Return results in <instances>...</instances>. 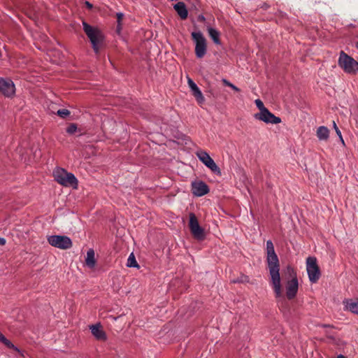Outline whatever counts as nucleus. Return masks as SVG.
I'll use <instances>...</instances> for the list:
<instances>
[{
	"mask_svg": "<svg viewBox=\"0 0 358 358\" xmlns=\"http://www.w3.org/2000/svg\"><path fill=\"white\" fill-rule=\"evenodd\" d=\"M345 307L352 313L358 315V299L347 301Z\"/></svg>",
	"mask_w": 358,
	"mask_h": 358,
	"instance_id": "obj_17",
	"label": "nucleus"
},
{
	"mask_svg": "<svg viewBox=\"0 0 358 358\" xmlns=\"http://www.w3.org/2000/svg\"><path fill=\"white\" fill-rule=\"evenodd\" d=\"M196 155L199 160L202 162L213 172L217 174L221 173L220 168L206 152L203 150L198 151L196 152Z\"/></svg>",
	"mask_w": 358,
	"mask_h": 358,
	"instance_id": "obj_9",
	"label": "nucleus"
},
{
	"mask_svg": "<svg viewBox=\"0 0 358 358\" xmlns=\"http://www.w3.org/2000/svg\"><path fill=\"white\" fill-rule=\"evenodd\" d=\"M85 262L87 266L90 268L94 266L96 262L94 259V251L92 249H90L87 251Z\"/></svg>",
	"mask_w": 358,
	"mask_h": 358,
	"instance_id": "obj_19",
	"label": "nucleus"
},
{
	"mask_svg": "<svg viewBox=\"0 0 358 358\" xmlns=\"http://www.w3.org/2000/svg\"><path fill=\"white\" fill-rule=\"evenodd\" d=\"M189 228L194 239L199 241L205 239V230L199 225L198 219L193 213H189Z\"/></svg>",
	"mask_w": 358,
	"mask_h": 358,
	"instance_id": "obj_6",
	"label": "nucleus"
},
{
	"mask_svg": "<svg viewBox=\"0 0 358 358\" xmlns=\"http://www.w3.org/2000/svg\"><path fill=\"white\" fill-rule=\"evenodd\" d=\"M187 83L189 88L191 89L192 94L195 97L197 102L199 104L203 103L205 101L204 96L196 83L190 78H188Z\"/></svg>",
	"mask_w": 358,
	"mask_h": 358,
	"instance_id": "obj_15",
	"label": "nucleus"
},
{
	"mask_svg": "<svg viewBox=\"0 0 358 358\" xmlns=\"http://www.w3.org/2000/svg\"><path fill=\"white\" fill-rule=\"evenodd\" d=\"M127 266L128 267H136L138 268L139 266L136 260L135 256L133 253H131L127 259Z\"/></svg>",
	"mask_w": 358,
	"mask_h": 358,
	"instance_id": "obj_21",
	"label": "nucleus"
},
{
	"mask_svg": "<svg viewBox=\"0 0 358 358\" xmlns=\"http://www.w3.org/2000/svg\"><path fill=\"white\" fill-rule=\"evenodd\" d=\"M116 16H117V21L118 23L117 28L119 29L120 26L121 21L123 19L124 15L122 13H118L116 14Z\"/></svg>",
	"mask_w": 358,
	"mask_h": 358,
	"instance_id": "obj_27",
	"label": "nucleus"
},
{
	"mask_svg": "<svg viewBox=\"0 0 358 358\" xmlns=\"http://www.w3.org/2000/svg\"><path fill=\"white\" fill-rule=\"evenodd\" d=\"M192 191L195 196H202L208 193L209 188L205 182L196 181L192 183Z\"/></svg>",
	"mask_w": 358,
	"mask_h": 358,
	"instance_id": "obj_13",
	"label": "nucleus"
},
{
	"mask_svg": "<svg viewBox=\"0 0 358 358\" xmlns=\"http://www.w3.org/2000/svg\"><path fill=\"white\" fill-rule=\"evenodd\" d=\"M54 177L55 180L63 186L76 187L78 185V180L75 176L64 169H58L54 171Z\"/></svg>",
	"mask_w": 358,
	"mask_h": 358,
	"instance_id": "obj_4",
	"label": "nucleus"
},
{
	"mask_svg": "<svg viewBox=\"0 0 358 358\" xmlns=\"http://www.w3.org/2000/svg\"><path fill=\"white\" fill-rule=\"evenodd\" d=\"M356 48L358 49V42L356 43Z\"/></svg>",
	"mask_w": 358,
	"mask_h": 358,
	"instance_id": "obj_36",
	"label": "nucleus"
},
{
	"mask_svg": "<svg viewBox=\"0 0 358 358\" xmlns=\"http://www.w3.org/2000/svg\"><path fill=\"white\" fill-rule=\"evenodd\" d=\"M338 137H339L340 141L342 143V144L343 145H345V142H344V140L343 138L342 134L341 135V136H338Z\"/></svg>",
	"mask_w": 358,
	"mask_h": 358,
	"instance_id": "obj_33",
	"label": "nucleus"
},
{
	"mask_svg": "<svg viewBox=\"0 0 358 358\" xmlns=\"http://www.w3.org/2000/svg\"><path fill=\"white\" fill-rule=\"evenodd\" d=\"M6 243V240L3 238H0V245H3Z\"/></svg>",
	"mask_w": 358,
	"mask_h": 358,
	"instance_id": "obj_30",
	"label": "nucleus"
},
{
	"mask_svg": "<svg viewBox=\"0 0 358 358\" xmlns=\"http://www.w3.org/2000/svg\"><path fill=\"white\" fill-rule=\"evenodd\" d=\"M337 358H345L343 355H338Z\"/></svg>",
	"mask_w": 358,
	"mask_h": 358,
	"instance_id": "obj_35",
	"label": "nucleus"
},
{
	"mask_svg": "<svg viewBox=\"0 0 358 358\" xmlns=\"http://www.w3.org/2000/svg\"><path fill=\"white\" fill-rule=\"evenodd\" d=\"M338 64L346 73L355 75L358 73V62L343 50L339 54Z\"/></svg>",
	"mask_w": 358,
	"mask_h": 358,
	"instance_id": "obj_3",
	"label": "nucleus"
},
{
	"mask_svg": "<svg viewBox=\"0 0 358 358\" xmlns=\"http://www.w3.org/2000/svg\"><path fill=\"white\" fill-rule=\"evenodd\" d=\"M48 241L52 246L62 250H66L72 246L71 240L66 236H50L48 238Z\"/></svg>",
	"mask_w": 358,
	"mask_h": 358,
	"instance_id": "obj_8",
	"label": "nucleus"
},
{
	"mask_svg": "<svg viewBox=\"0 0 358 358\" xmlns=\"http://www.w3.org/2000/svg\"><path fill=\"white\" fill-rule=\"evenodd\" d=\"M0 92L6 96H11L15 94V85L11 80L0 78Z\"/></svg>",
	"mask_w": 358,
	"mask_h": 358,
	"instance_id": "obj_11",
	"label": "nucleus"
},
{
	"mask_svg": "<svg viewBox=\"0 0 358 358\" xmlns=\"http://www.w3.org/2000/svg\"><path fill=\"white\" fill-rule=\"evenodd\" d=\"M329 136V131L327 127L321 126L317 128V136L320 140H327Z\"/></svg>",
	"mask_w": 358,
	"mask_h": 358,
	"instance_id": "obj_18",
	"label": "nucleus"
},
{
	"mask_svg": "<svg viewBox=\"0 0 358 358\" xmlns=\"http://www.w3.org/2000/svg\"><path fill=\"white\" fill-rule=\"evenodd\" d=\"M299 283L296 276L288 280L286 285V296L288 299H293L298 292Z\"/></svg>",
	"mask_w": 358,
	"mask_h": 358,
	"instance_id": "obj_12",
	"label": "nucleus"
},
{
	"mask_svg": "<svg viewBox=\"0 0 358 358\" xmlns=\"http://www.w3.org/2000/svg\"><path fill=\"white\" fill-rule=\"evenodd\" d=\"M85 5H86V6H87L88 8H92V5L90 2H88V1H86V2H85Z\"/></svg>",
	"mask_w": 358,
	"mask_h": 358,
	"instance_id": "obj_31",
	"label": "nucleus"
},
{
	"mask_svg": "<svg viewBox=\"0 0 358 358\" xmlns=\"http://www.w3.org/2000/svg\"><path fill=\"white\" fill-rule=\"evenodd\" d=\"M191 36L195 43L194 51L196 57L203 58L207 52L206 39L200 31L192 32Z\"/></svg>",
	"mask_w": 358,
	"mask_h": 358,
	"instance_id": "obj_5",
	"label": "nucleus"
},
{
	"mask_svg": "<svg viewBox=\"0 0 358 358\" xmlns=\"http://www.w3.org/2000/svg\"><path fill=\"white\" fill-rule=\"evenodd\" d=\"M255 104L257 106V107L259 109L260 112L259 113H262V111L265 109H267L263 102L260 100V99H256L255 100Z\"/></svg>",
	"mask_w": 358,
	"mask_h": 358,
	"instance_id": "obj_24",
	"label": "nucleus"
},
{
	"mask_svg": "<svg viewBox=\"0 0 358 358\" xmlns=\"http://www.w3.org/2000/svg\"><path fill=\"white\" fill-rule=\"evenodd\" d=\"M248 280V277L246 276V275H241V277L240 278H238L236 280H232V282L234 283H236V282H247Z\"/></svg>",
	"mask_w": 358,
	"mask_h": 358,
	"instance_id": "obj_26",
	"label": "nucleus"
},
{
	"mask_svg": "<svg viewBox=\"0 0 358 358\" xmlns=\"http://www.w3.org/2000/svg\"><path fill=\"white\" fill-rule=\"evenodd\" d=\"M234 90H235L236 92H239L240 91V89L238 88L236 86H235L234 85L232 86L231 87Z\"/></svg>",
	"mask_w": 358,
	"mask_h": 358,
	"instance_id": "obj_32",
	"label": "nucleus"
},
{
	"mask_svg": "<svg viewBox=\"0 0 358 358\" xmlns=\"http://www.w3.org/2000/svg\"><path fill=\"white\" fill-rule=\"evenodd\" d=\"M208 32L209 36L212 38L215 44H220V32L217 30L212 27H208Z\"/></svg>",
	"mask_w": 358,
	"mask_h": 358,
	"instance_id": "obj_20",
	"label": "nucleus"
},
{
	"mask_svg": "<svg viewBox=\"0 0 358 358\" xmlns=\"http://www.w3.org/2000/svg\"><path fill=\"white\" fill-rule=\"evenodd\" d=\"M223 83L226 85V86H228L229 87H232V86L234 85L232 83H231L229 81L227 80L226 79H223L222 80Z\"/></svg>",
	"mask_w": 358,
	"mask_h": 358,
	"instance_id": "obj_29",
	"label": "nucleus"
},
{
	"mask_svg": "<svg viewBox=\"0 0 358 358\" xmlns=\"http://www.w3.org/2000/svg\"><path fill=\"white\" fill-rule=\"evenodd\" d=\"M77 130V126L75 124H71L67 128H66V132L73 134H74Z\"/></svg>",
	"mask_w": 358,
	"mask_h": 358,
	"instance_id": "obj_25",
	"label": "nucleus"
},
{
	"mask_svg": "<svg viewBox=\"0 0 358 358\" xmlns=\"http://www.w3.org/2000/svg\"><path fill=\"white\" fill-rule=\"evenodd\" d=\"M333 127H334L336 134L338 135V136H341V132L334 121H333Z\"/></svg>",
	"mask_w": 358,
	"mask_h": 358,
	"instance_id": "obj_28",
	"label": "nucleus"
},
{
	"mask_svg": "<svg viewBox=\"0 0 358 358\" xmlns=\"http://www.w3.org/2000/svg\"><path fill=\"white\" fill-rule=\"evenodd\" d=\"M4 336L0 332V342L3 340Z\"/></svg>",
	"mask_w": 358,
	"mask_h": 358,
	"instance_id": "obj_34",
	"label": "nucleus"
},
{
	"mask_svg": "<svg viewBox=\"0 0 358 358\" xmlns=\"http://www.w3.org/2000/svg\"><path fill=\"white\" fill-rule=\"evenodd\" d=\"M57 115L62 118H64L70 115V111L67 109H60L57 110Z\"/></svg>",
	"mask_w": 358,
	"mask_h": 358,
	"instance_id": "obj_23",
	"label": "nucleus"
},
{
	"mask_svg": "<svg viewBox=\"0 0 358 358\" xmlns=\"http://www.w3.org/2000/svg\"><path fill=\"white\" fill-rule=\"evenodd\" d=\"M306 270L310 281L312 283L317 282L320 279L321 274L315 257H308L306 259Z\"/></svg>",
	"mask_w": 358,
	"mask_h": 358,
	"instance_id": "obj_7",
	"label": "nucleus"
},
{
	"mask_svg": "<svg viewBox=\"0 0 358 358\" xmlns=\"http://www.w3.org/2000/svg\"><path fill=\"white\" fill-rule=\"evenodd\" d=\"M173 8L182 20L187 19L188 11L184 2H178L174 5Z\"/></svg>",
	"mask_w": 358,
	"mask_h": 358,
	"instance_id": "obj_16",
	"label": "nucleus"
},
{
	"mask_svg": "<svg viewBox=\"0 0 358 358\" xmlns=\"http://www.w3.org/2000/svg\"><path fill=\"white\" fill-rule=\"evenodd\" d=\"M266 262L271 275V285L273 289L275 297H282V290L279 272L280 263L271 241H267L266 242Z\"/></svg>",
	"mask_w": 358,
	"mask_h": 358,
	"instance_id": "obj_1",
	"label": "nucleus"
},
{
	"mask_svg": "<svg viewBox=\"0 0 358 358\" xmlns=\"http://www.w3.org/2000/svg\"><path fill=\"white\" fill-rule=\"evenodd\" d=\"M255 117L257 120H259L266 123L278 124L281 122V119L278 117L275 116L268 109H265L262 113H258L255 115Z\"/></svg>",
	"mask_w": 358,
	"mask_h": 358,
	"instance_id": "obj_10",
	"label": "nucleus"
},
{
	"mask_svg": "<svg viewBox=\"0 0 358 358\" xmlns=\"http://www.w3.org/2000/svg\"><path fill=\"white\" fill-rule=\"evenodd\" d=\"M92 334L95 338L100 341H105L107 339L106 332L103 330V328L100 324H96L90 327Z\"/></svg>",
	"mask_w": 358,
	"mask_h": 358,
	"instance_id": "obj_14",
	"label": "nucleus"
},
{
	"mask_svg": "<svg viewBox=\"0 0 358 358\" xmlns=\"http://www.w3.org/2000/svg\"><path fill=\"white\" fill-rule=\"evenodd\" d=\"M83 30L89 38L94 51L98 53L103 41V36L100 30L94 28L86 22H83Z\"/></svg>",
	"mask_w": 358,
	"mask_h": 358,
	"instance_id": "obj_2",
	"label": "nucleus"
},
{
	"mask_svg": "<svg viewBox=\"0 0 358 358\" xmlns=\"http://www.w3.org/2000/svg\"><path fill=\"white\" fill-rule=\"evenodd\" d=\"M3 343L6 347L8 348L13 349L16 352H20V350L15 347L9 340H8L5 336L3 338V340L1 341Z\"/></svg>",
	"mask_w": 358,
	"mask_h": 358,
	"instance_id": "obj_22",
	"label": "nucleus"
}]
</instances>
